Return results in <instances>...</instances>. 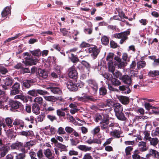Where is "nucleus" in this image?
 Returning a JSON list of instances; mask_svg holds the SVG:
<instances>
[{"instance_id":"obj_1","label":"nucleus","mask_w":159,"mask_h":159,"mask_svg":"<svg viewBox=\"0 0 159 159\" xmlns=\"http://www.w3.org/2000/svg\"><path fill=\"white\" fill-rule=\"evenodd\" d=\"M103 111V112L101 113L102 115H100V126L102 129H107L109 127H114L115 125H117V124L114 123H111L109 124V116L107 114L110 110L109 109H100V111ZM114 128L113 127V128Z\"/></svg>"},{"instance_id":"obj_2","label":"nucleus","mask_w":159,"mask_h":159,"mask_svg":"<svg viewBox=\"0 0 159 159\" xmlns=\"http://www.w3.org/2000/svg\"><path fill=\"white\" fill-rule=\"evenodd\" d=\"M130 34V31H127L116 34H114V37L116 38L120 39V44H122L124 43L128 39V36Z\"/></svg>"},{"instance_id":"obj_3","label":"nucleus","mask_w":159,"mask_h":159,"mask_svg":"<svg viewBox=\"0 0 159 159\" xmlns=\"http://www.w3.org/2000/svg\"><path fill=\"white\" fill-rule=\"evenodd\" d=\"M111 83L108 84V85L109 90L112 91L118 92L117 89L113 87L114 86H118L121 84V82L117 79L112 77L111 80Z\"/></svg>"},{"instance_id":"obj_4","label":"nucleus","mask_w":159,"mask_h":159,"mask_svg":"<svg viewBox=\"0 0 159 159\" xmlns=\"http://www.w3.org/2000/svg\"><path fill=\"white\" fill-rule=\"evenodd\" d=\"M14 81L12 77L10 76H7L3 80V84L1 85L2 88L5 90L8 89L9 87L12 85Z\"/></svg>"},{"instance_id":"obj_5","label":"nucleus","mask_w":159,"mask_h":159,"mask_svg":"<svg viewBox=\"0 0 159 159\" xmlns=\"http://www.w3.org/2000/svg\"><path fill=\"white\" fill-rule=\"evenodd\" d=\"M24 54L25 56H27L29 57L28 60H26L27 59H26V60L23 61L24 64L26 66L35 65L39 61L38 58L31 56V55L28 52H25Z\"/></svg>"},{"instance_id":"obj_6","label":"nucleus","mask_w":159,"mask_h":159,"mask_svg":"<svg viewBox=\"0 0 159 159\" xmlns=\"http://www.w3.org/2000/svg\"><path fill=\"white\" fill-rule=\"evenodd\" d=\"M75 65H74L72 67L70 68L68 70V76L70 78L74 79V83L77 82L78 76V73L75 70Z\"/></svg>"},{"instance_id":"obj_7","label":"nucleus","mask_w":159,"mask_h":159,"mask_svg":"<svg viewBox=\"0 0 159 159\" xmlns=\"http://www.w3.org/2000/svg\"><path fill=\"white\" fill-rule=\"evenodd\" d=\"M9 105L11 107V109H18L17 111H20L22 110L23 107L22 104L17 101H11L9 102Z\"/></svg>"},{"instance_id":"obj_8","label":"nucleus","mask_w":159,"mask_h":159,"mask_svg":"<svg viewBox=\"0 0 159 159\" xmlns=\"http://www.w3.org/2000/svg\"><path fill=\"white\" fill-rule=\"evenodd\" d=\"M83 96L78 97V100L79 101H82L85 102H88L90 101L95 102L96 99L93 98L92 96H89L86 93L82 94Z\"/></svg>"},{"instance_id":"obj_9","label":"nucleus","mask_w":159,"mask_h":159,"mask_svg":"<svg viewBox=\"0 0 159 159\" xmlns=\"http://www.w3.org/2000/svg\"><path fill=\"white\" fill-rule=\"evenodd\" d=\"M20 84L17 82H16L12 85L11 89L10 90V95H14L19 93L21 91L20 90Z\"/></svg>"},{"instance_id":"obj_10","label":"nucleus","mask_w":159,"mask_h":159,"mask_svg":"<svg viewBox=\"0 0 159 159\" xmlns=\"http://www.w3.org/2000/svg\"><path fill=\"white\" fill-rule=\"evenodd\" d=\"M86 82L90 87L93 93L95 94L97 93L98 89V86L95 81L92 79H89L86 81Z\"/></svg>"},{"instance_id":"obj_11","label":"nucleus","mask_w":159,"mask_h":159,"mask_svg":"<svg viewBox=\"0 0 159 159\" xmlns=\"http://www.w3.org/2000/svg\"><path fill=\"white\" fill-rule=\"evenodd\" d=\"M123 82L125 84L128 85H132V80L131 77L127 75H122L120 78Z\"/></svg>"},{"instance_id":"obj_12","label":"nucleus","mask_w":159,"mask_h":159,"mask_svg":"<svg viewBox=\"0 0 159 159\" xmlns=\"http://www.w3.org/2000/svg\"><path fill=\"white\" fill-rule=\"evenodd\" d=\"M132 85H123L120 86L119 89L122 93L128 94L130 93L131 91L130 88V87Z\"/></svg>"},{"instance_id":"obj_13","label":"nucleus","mask_w":159,"mask_h":159,"mask_svg":"<svg viewBox=\"0 0 159 159\" xmlns=\"http://www.w3.org/2000/svg\"><path fill=\"white\" fill-rule=\"evenodd\" d=\"M66 86L68 89L71 91H75L78 90V87L79 86L78 84H75L73 82L69 81L66 83Z\"/></svg>"},{"instance_id":"obj_14","label":"nucleus","mask_w":159,"mask_h":159,"mask_svg":"<svg viewBox=\"0 0 159 159\" xmlns=\"http://www.w3.org/2000/svg\"><path fill=\"white\" fill-rule=\"evenodd\" d=\"M13 126L15 127V129H23L24 126V123L21 121L18 120H15L13 122L12 124ZM13 129H14L13 127H12Z\"/></svg>"},{"instance_id":"obj_15","label":"nucleus","mask_w":159,"mask_h":159,"mask_svg":"<svg viewBox=\"0 0 159 159\" xmlns=\"http://www.w3.org/2000/svg\"><path fill=\"white\" fill-rule=\"evenodd\" d=\"M36 74L37 76L42 78L46 79L48 76V72L44 70H42L41 68H39L36 71Z\"/></svg>"},{"instance_id":"obj_16","label":"nucleus","mask_w":159,"mask_h":159,"mask_svg":"<svg viewBox=\"0 0 159 159\" xmlns=\"http://www.w3.org/2000/svg\"><path fill=\"white\" fill-rule=\"evenodd\" d=\"M114 63H116V66H117L119 68H121L126 66V62L122 61L121 59L118 56H116L114 57Z\"/></svg>"},{"instance_id":"obj_17","label":"nucleus","mask_w":159,"mask_h":159,"mask_svg":"<svg viewBox=\"0 0 159 159\" xmlns=\"http://www.w3.org/2000/svg\"><path fill=\"white\" fill-rule=\"evenodd\" d=\"M34 83V81L33 79L25 80L23 81L22 86L26 88L29 89Z\"/></svg>"},{"instance_id":"obj_18","label":"nucleus","mask_w":159,"mask_h":159,"mask_svg":"<svg viewBox=\"0 0 159 159\" xmlns=\"http://www.w3.org/2000/svg\"><path fill=\"white\" fill-rule=\"evenodd\" d=\"M88 51L89 53H92L94 59H95L99 53V51L96 46L93 48H89Z\"/></svg>"},{"instance_id":"obj_19","label":"nucleus","mask_w":159,"mask_h":159,"mask_svg":"<svg viewBox=\"0 0 159 159\" xmlns=\"http://www.w3.org/2000/svg\"><path fill=\"white\" fill-rule=\"evenodd\" d=\"M138 147L140 151L141 152L145 151L148 149V147L146 146V143L143 141L139 143Z\"/></svg>"},{"instance_id":"obj_20","label":"nucleus","mask_w":159,"mask_h":159,"mask_svg":"<svg viewBox=\"0 0 159 159\" xmlns=\"http://www.w3.org/2000/svg\"><path fill=\"white\" fill-rule=\"evenodd\" d=\"M113 107L115 114L116 113L123 112L122 107L120 104L119 103H115L114 104Z\"/></svg>"},{"instance_id":"obj_21","label":"nucleus","mask_w":159,"mask_h":159,"mask_svg":"<svg viewBox=\"0 0 159 159\" xmlns=\"http://www.w3.org/2000/svg\"><path fill=\"white\" fill-rule=\"evenodd\" d=\"M151 156L157 157V156H159V152L155 150L150 149L149 150V153L146 155V157H150Z\"/></svg>"},{"instance_id":"obj_22","label":"nucleus","mask_w":159,"mask_h":159,"mask_svg":"<svg viewBox=\"0 0 159 159\" xmlns=\"http://www.w3.org/2000/svg\"><path fill=\"white\" fill-rule=\"evenodd\" d=\"M112 101L111 99H107L105 101V103L101 102L100 103V107L103 108L106 107L107 106L110 107L113 104Z\"/></svg>"},{"instance_id":"obj_23","label":"nucleus","mask_w":159,"mask_h":159,"mask_svg":"<svg viewBox=\"0 0 159 159\" xmlns=\"http://www.w3.org/2000/svg\"><path fill=\"white\" fill-rule=\"evenodd\" d=\"M33 112L36 115L39 114L40 112V107L39 105L37 103H34L33 104L32 107Z\"/></svg>"},{"instance_id":"obj_24","label":"nucleus","mask_w":159,"mask_h":159,"mask_svg":"<svg viewBox=\"0 0 159 159\" xmlns=\"http://www.w3.org/2000/svg\"><path fill=\"white\" fill-rule=\"evenodd\" d=\"M118 99L122 103L124 104H127L129 102V97L123 96H120Z\"/></svg>"},{"instance_id":"obj_25","label":"nucleus","mask_w":159,"mask_h":159,"mask_svg":"<svg viewBox=\"0 0 159 159\" xmlns=\"http://www.w3.org/2000/svg\"><path fill=\"white\" fill-rule=\"evenodd\" d=\"M47 89L54 94H60L61 92L60 89L57 87H48Z\"/></svg>"},{"instance_id":"obj_26","label":"nucleus","mask_w":159,"mask_h":159,"mask_svg":"<svg viewBox=\"0 0 159 159\" xmlns=\"http://www.w3.org/2000/svg\"><path fill=\"white\" fill-rule=\"evenodd\" d=\"M69 58L71 61L74 63H76L80 61L77 56L74 55L73 53H71L70 56Z\"/></svg>"},{"instance_id":"obj_27","label":"nucleus","mask_w":159,"mask_h":159,"mask_svg":"<svg viewBox=\"0 0 159 159\" xmlns=\"http://www.w3.org/2000/svg\"><path fill=\"white\" fill-rule=\"evenodd\" d=\"M10 9L8 7H6L2 11L1 15L2 18H4L7 16L9 13H10Z\"/></svg>"},{"instance_id":"obj_28","label":"nucleus","mask_w":159,"mask_h":159,"mask_svg":"<svg viewBox=\"0 0 159 159\" xmlns=\"http://www.w3.org/2000/svg\"><path fill=\"white\" fill-rule=\"evenodd\" d=\"M117 118L119 120L122 121H125L126 119V118L123 112L116 113L115 114Z\"/></svg>"},{"instance_id":"obj_29","label":"nucleus","mask_w":159,"mask_h":159,"mask_svg":"<svg viewBox=\"0 0 159 159\" xmlns=\"http://www.w3.org/2000/svg\"><path fill=\"white\" fill-rule=\"evenodd\" d=\"M30 52L33 55L36 57V58H38V59L41 53V51L39 49L33 51H30Z\"/></svg>"},{"instance_id":"obj_30","label":"nucleus","mask_w":159,"mask_h":159,"mask_svg":"<svg viewBox=\"0 0 159 159\" xmlns=\"http://www.w3.org/2000/svg\"><path fill=\"white\" fill-rule=\"evenodd\" d=\"M148 75L149 77H155L159 76V71L158 70H150L148 72Z\"/></svg>"},{"instance_id":"obj_31","label":"nucleus","mask_w":159,"mask_h":159,"mask_svg":"<svg viewBox=\"0 0 159 159\" xmlns=\"http://www.w3.org/2000/svg\"><path fill=\"white\" fill-rule=\"evenodd\" d=\"M116 63L112 61H109L108 63V65L109 70L112 72L114 71L115 66H116Z\"/></svg>"},{"instance_id":"obj_32","label":"nucleus","mask_w":159,"mask_h":159,"mask_svg":"<svg viewBox=\"0 0 159 159\" xmlns=\"http://www.w3.org/2000/svg\"><path fill=\"white\" fill-rule=\"evenodd\" d=\"M137 68L138 70L144 67L146 65V62L143 61H139L137 63Z\"/></svg>"},{"instance_id":"obj_33","label":"nucleus","mask_w":159,"mask_h":159,"mask_svg":"<svg viewBox=\"0 0 159 159\" xmlns=\"http://www.w3.org/2000/svg\"><path fill=\"white\" fill-rule=\"evenodd\" d=\"M15 98L20 99L23 101L24 102H28L27 98L22 94L16 95L15 97Z\"/></svg>"},{"instance_id":"obj_34","label":"nucleus","mask_w":159,"mask_h":159,"mask_svg":"<svg viewBox=\"0 0 159 159\" xmlns=\"http://www.w3.org/2000/svg\"><path fill=\"white\" fill-rule=\"evenodd\" d=\"M77 147L80 150L85 152L90 151L92 148L91 147H88L85 145H79Z\"/></svg>"},{"instance_id":"obj_35","label":"nucleus","mask_w":159,"mask_h":159,"mask_svg":"<svg viewBox=\"0 0 159 159\" xmlns=\"http://www.w3.org/2000/svg\"><path fill=\"white\" fill-rule=\"evenodd\" d=\"M22 145V144L19 142H17L13 143L11 146L12 149H18Z\"/></svg>"},{"instance_id":"obj_36","label":"nucleus","mask_w":159,"mask_h":159,"mask_svg":"<svg viewBox=\"0 0 159 159\" xmlns=\"http://www.w3.org/2000/svg\"><path fill=\"white\" fill-rule=\"evenodd\" d=\"M149 141L150 144L154 146H156L159 142L158 139L156 138H151Z\"/></svg>"},{"instance_id":"obj_37","label":"nucleus","mask_w":159,"mask_h":159,"mask_svg":"<svg viewBox=\"0 0 159 159\" xmlns=\"http://www.w3.org/2000/svg\"><path fill=\"white\" fill-rule=\"evenodd\" d=\"M45 98L47 101L52 102H55L57 100V98L52 96L45 97Z\"/></svg>"},{"instance_id":"obj_38","label":"nucleus","mask_w":159,"mask_h":159,"mask_svg":"<svg viewBox=\"0 0 159 159\" xmlns=\"http://www.w3.org/2000/svg\"><path fill=\"white\" fill-rule=\"evenodd\" d=\"M5 122L7 125L8 127L9 128H10L13 127L12 122L13 120H12L9 118H7L5 119Z\"/></svg>"},{"instance_id":"obj_39","label":"nucleus","mask_w":159,"mask_h":159,"mask_svg":"<svg viewBox=\"0 0 159 159\" xmlns=\"http://www.w3.org/2000/svg\"><path fill=\"white\" fill-rule=\"evenodd\" d=\"M101 41L102 42V44L105 45H107L108 44L109 42L108 38L106 36H104L101 39Z\"/></svg>"},{"instance_id":"obj_40","label":"nucleus","mask_w":159,"mask_h":159,"mask_svg":"<svg viewBox=\"0 0 159 159\" xmlns=\"http://www.w3.org/2000/svg\"><path fill=\"white\" fill-rule=\"evenodd\" d=\"M47 62L50 64L52 63L53 64H56L57 63L56 58L54 57H49L47 60Z\"/></svg>"},{"instance_id":"obj_41","label":"nucleus","mask_w":159,"mask_h":159,"mask_svg":"<svg viewBox=\"0 0 159 159\" xmlns=\"http://www.w3.org/2000/svg\"><path fill=\"white\" fill-rule=\"evenodd\" d=\"M121 133V132L119 131L118 130H115L110 133V134L111 136H115L116 137L119 138L120 137V134Z\"/></svg>"},{"instance_id":"obj_42","label":"nucleus","mask_w":159,"mask_h":159,"mask_svg":"<svg viewBox=\"0 0 159 159\" xmlns=\"http://www.w3.org/2000/svg\"><path fill=\"white\" fill-rule=\"evenodd\" d=\"M44 154L47 158L51 157L52 156V153L49 149H47L45 150L44 152Z\"/></svg>"},{"instance_id":"obj_43","label":"nucleus","mask_w":159,"mask_h":159,"mask_svg":"<svg viewBox=\"0 0 159 159\" xmlns=\"http://www.w3.org/2000/svg\"><path fill=\"white\" fill-rule=\"evenodd\" d=\"M139 153V151L138 150H135L134 152V154L132 155V157L133 159H140L141 157L138 154Z\"/></svg>"},{"instance_id":"obj_44","label":"nucleus","mask_w":159,"mask_h":159,"mask_svg":"<svg viewBox=\"0 0 159 159\" xmlns=\"http://www.w3.org/2000/svg\"><path fill=\"white\" fill-rule=\"evenodd\" d=\"M36 90L37 96H38L39 94L40 95H44L46 94H48V92L45 90H42L38 89Z\"/></svg>"},{"instance_id":"obj_45","label":"nucleus","mask_w":159,"mask_h":159,"mask_svg":"<svg viewBox=\"0 0 159 159\" xmlns=\"http://www.w3.org/2000/svg\"><path fill=\"white\" fill-rule=\"evenodd\" d=\"M43 101V99L41 97H38L35 98L34 102H35L39 104H42Z\"/></svg>"},{"instance_id":"obj_46","label":"nucleus","mask_w":159,"mask_h":159,"mask_svg":"<svg viewBox=\"0 0 159 159\" xmlns=\"http://www.w3.org/2000/svg\"><path fill=\"white\" fill-rule=\"evenodd\" d=\"M107 93V90L104 87L100 88V95L104 96Z\"/></svg>"},{"instance_id":"obj_47","label":"nucleus","mask_w":159,"mask_h":159,"mask_svg":"<svg viewBox=\"0 0 159 159\" xmlns=\"http://www.w3.org/2000/svg\"><path fill=\"white\" fill-rule=\"evenodd\" d=\"M27 93L33 97L37 96L36 90L35 89H33L28 91Z\"/></svg>"},{"instance_id":"obj_48","label":"nucleus","mask_w":159,"mask_h":159,"mask_svg":"<svg viewBox=\"0 0 159 159\" xmlns=\"http://www.w3.org/2000/svg\"><path fill=\"white\" fill-rule=\"evenodd\" d=\"M8 72V70L4 67L0 66V73L2 74H5Z\"/></svg>"},{"instance_id":"obj_49","label":"nucleus","mask_w":159,"mask_h":159,"mask_svg":"<svg viewBox=\"0 0 159 159\" xmlns=\"http://www.w3.org/2000/svg\"><path fill=\"white\" fill-rule=\"evenodd\" d=\"M43 110L46 113H48V112L54 111L55 110V108L52 107H49L47 108L44 107Z\"/></svg>"},{"instance_id":"obj_50","label":"nucleus","mask_w":159,"mask_h":159,"mask_svg":"<svg viewBox=\"0 0 159 159\" xmlns=\"http://www.w3.org/2000/svg\"><path fill=\"white\" fill-rule=\"evenodd\" d=\"M57 114L59 116L64 117L65 116V113L61 109H58L57 110Z\"/></svg>"},{"instance_id":"obj_51","label":"nucleus","mask_w":159,"mask_h":159,"mask_svg":"<svg viewBox=\"0 0 159 159\" xmlns=\"http://www.w3.org/2000/svg\"><path fill=\"white\" fill-rule=\"evenodd\" d=\"M114 54L112 53H110L107 56L106 60L107 61H112L113 58L114 57Z\"/></svg>"},{"instance_id":"obj_52","label":"nucleus","mask_w":159,"mask_h":159,"mask_svg":"<svg viewBox=\"0 0 159 159\" xmlns=\"http://www.w3.org/2000/svg\"><path fill=\"white\" fill-rule=\"evenodd\" d=\"M114 75L116 77V78H119L120 80L122 75V74L119 71H117L115 72L114 71L112 72Z\"/></svg>"},{"instance_id":"obj_53","label":"nucleus","mask_w":159,"mask_h":159,"mask_svg":"<svg viewBox=\"0 0 159 159\" xmlns=\"http://www.w3.org/2000/svg\"><path fill=\"white\" fill-rule=\"evenodd\" d=\"M82 64L87 69H89L90 67V64L85 61H82L81 62Z\"/></svg>"},{"instance_id":"obj_54","label":"nucleus","mask_w":159,"mask_h":159,"mask_svg":"<svg viewBox=\"0 0 159 159\" xmlns=\"http://www.w3.org/2000/svg\"><path fill=\"white\" fill-rule=\"evenodd\" d=\"M102 76L107 79L108 80H110L112 76L109 74L105 73L102 75Z\"/></svg>"},{"instance_id":"obj_55","label":"nucleus","mask_w":159,"mask_h":159,"mask_svg":"<svg viewBox=\"0 0 159 159\" xmlns=\"http://www.w3.org/2000/svg\"><path fill=\"white\" fill-rule=\"evenodd\" d=\"M6 97V92L0 89V98L4 99Z\"/></svg>"},{"instance_id":"obj_56","label":"nucleus","mask_w":159,"mask_h":159,"mask_svg":"<svg viewBox=\"0 0 159 159\" xmlns=\"http://www.w3.org/2000/svg\"><path fill=\"white\" fill-rule=\"evenodd\" d=\"M90 46V45L85 42H82L80 45V47L81 48H85L89 47Z\"/></svg>"},{"instance_id":"obj_57","label":"nucleus","mask_w":159,"mask_h":159,"mask_svg":"<svg viewBox=\"0 0 159 159\" xmlns=\"http://www.w3.org/2000/svg\"><path fill=\"white\" fill-rule=\"evenodd\" d=\"M144 139L146 140H148L149 141L151 138L150 136V134L147 131H145L144 132Z\"/></svg>"},{"instance_id":"obj_58","label":"nucleus","mask_w":159,"mask_h":159,"mask_svg":"<svg viewBox=\"0 0 159 159\" xmlns=\"http://www.w3.org/2000/svg\"><path fill=\"white\" fill-rule=\"evenodd\" d=\"M133 150V148L129 146L126 148L125 149V152L127 155H129L130 154V152Z\"/></svg>"},{"instance_id":"obj_59","label":"nucleus","mask_w":159,"mask_h":159,"mask_svg":"<svg viewBox=\"0 0 159 159\" xmlns=\"http://www.w3.org/2000/svg\"><path fill=\"white\" fill-rule=\"evenodd\" d=\"M60 32L62 33L63 36H66L67 35L68 31L66 30V28H61L60 29Z\"/></svg>"},{"instance_id":"obj_60","label":"nucleus","mask_w":159,"mask_h":159,"mask_svg":"<svg viewBox=\"0 0 159 159\" xmlns=\"http://www.w3.org/2000/svg\"><path fill=\"white\" fill-rule=\"evenodd\" d=\"M23 65L20 62L18 63L16 65L14 66V68L17 69H20L21 70L23 67Z\"/></svg>"},{"instance_id":"obj_61","label":"nucleus","mask_w":159,"mask_h":159,"mask_svg":"<svg viewBox=\"0 0 159 159\" xmlns=\"http://www.w3.org/2000/svg\"><path fill=\"white\" fill-rule=\"evenodd\" d=\"M47 117L52 122H53L54 120H57V117L54 116L48 115L47 116Z\"/></svg>"},{"instance_id":"obj_62","label":"nucleus","mask_w":159,"mask_h":159,"mask_svg":"<svg viewBox=\"0 0 159 159\" xmlns=\"http://www.w3.org/2000/svg\"><path fill=\"white\" fill-rule=\"evenodd\" d=\"M111 47L113 48H116L117 47V44L113 41H111L110 42Z\"/></svg>"},{"instance_id":"obj_63","label":"nucleus","mask_w":159,"mask_h":159,"mask_svg":"<svg viewBox=\"0 0 159 159\" xmlns=\"http://www.w3.org/2000/svg\"><path fill=\"white\" fill-rule=\"evenodd\" d=\"M21 70L23 74L25 73H29L30 72V70L29 68H24L23 67Z\"/></svg>"},{"instance_id":"obj_64","label":"nucleus","mask_w":159,"mask_h":159,"mask_svg":"<svg viewBox=\"0 0 159 159\" xmlns=\"http://www.w3.org/2000/svg\"><path fill=\"white\" fill-rule=\"evenodd\" d=\"M25 157L24 153H20L16 157V159H23Z\"/></svg>"}]
</instances>
